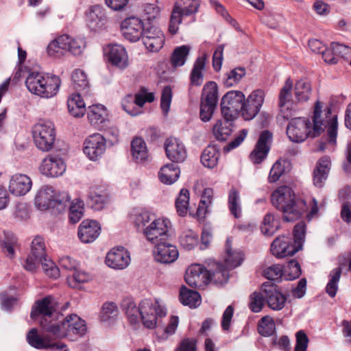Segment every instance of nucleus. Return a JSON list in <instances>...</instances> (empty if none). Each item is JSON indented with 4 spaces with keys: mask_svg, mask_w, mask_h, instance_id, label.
<instances>
[{
    "mask_svg": "<svg viewBox=\"0 0 351 351\" xmlns=\"http://www.w3.org/2000/svg\"><path fill=\"white\" fill-rule=\"evenodd\" d=\"M311 119L314 135L318 136L324 133V145H321L319 149L324 150L326 145L335 147L337 144L338 122L337 115L332 113L331 108L317 101L313 106Z\"/></svg>",
    "mask_w": 351,
    "mask_h": 351,
    "instance_id": "obj_1",
    "label": "nucleus"
},
{
    "mask_svg": "<svg viewBox=\"0 0 351 351\" xmlns=\"http://www.w3.org/2000/svg\"><path fill=\"white\" fill-rule=\"evenodd\" d=\"M272 204L283 213L286 221L297 220L308 210L306 202L296 198L294 191L287 186L278 187L271 195Z\"/></svg>",
    "mask_w": 351,
    "mask_h": 351,
    "instance_id": "obj_2",
    "label": "nucleus"
},
{
    "mask_svg": "<svg viewBox=\"0 0 351 351\" xmlns=\"http://www.w3.org/2000/svg\"><path fill=\"white\" fill-rule=\"evenodd\" d=\"M206 267L201 264H192L186 271L185 281L194 288H204L212 280L221 282L226 280L225 269L219 265V263L213 260L206 262Z\"/></svg>",
    "mask_w": 351,
    "mask_h": 351,
    "instance_id": "obj_3",
    "label": "nucleus"
},
{
    "mask_svg": "<svg viewBox=\"0 0 351 351\" xmlns=\"http://www.w3.org/2000/svg\"><path fill=\"white\" fill-rule=\"evenodd\" d=\"M306 225L304 222L296 224L293 229V241L286 236L277 237L271 245V252L277 258L293 256L301 250L305 237Z\"/></svg>",
    "mask_w": 351,
    "mask_h": 351,
    "instance_id": "obj_4",
    "label": "nucleus"
},
{
    "mask_svg": "<svg viewBox=\"0 0 351 351\" xmlns=\"http://www.w3.org/2000/svg\"><path fill=\"white\" fill-rule=\"evenodd\" d=\"M25 84L32 93L40 97L51 98L58 93L61 80L54 75L32 72L27 76Z\"/></svg>",
    "mask_w": 351,
    "mask_h": 351,
    "instance_id": "obj_5",
    "label": "nucleus"
},
{
    "mask_svg": "<svg viewBox=\"0 0 351 351\" xmlns=\"http://www.w3.org/2000/svg\"><path fill=\"white\" fill-rule=\"evenodd\" d=\"M41 326L49 332L52 333L58 338L82 336L86 332L85 321L76 314L66 316L61 324L47 326L43 322Z\"/></svg>",
    "mask_w": 351,
    "mask_h": 351,
    "instance_id": "obj_6",
    "label": "nucleus"
},
{
    "mask_svg": "<svg viewBox=\"0 0 351 351\" xmlns=\"http://www.w3.org/2000/svg\"><path fill=\"white\" fill-rule=\"evenodd\" d=\"M32 137L36 147L43 151L51 150L55 145L56 130L54 123L49 120H40L32 128Z\"/></svg>",
    "mask_w": 351,
    "mask_h": 351,
    "instance_id": "obj_7",
    "label": "nucleus"
},
{
    "mask_svg": "<svg viewBox=\"0 0 351 351\" xmlns=\"http://www.w3.org/2000/svg\"><path fill=\"white\" fill-rule=\"evenodd\" d=\"M199 6V0H177L173 8L169 32L174 35L178 32L179 25L182 21L183 16L194 14Z\"/></svg>",
    "mask_w": 351,
    "mask_h": 351,
    "instance_id": "obj_8",
    "label": "nucleus"
},
{
    "mask_svg": "<svg viewBox=\"0 0 351 351\" xmlns=\"http://www.w3.org/2000/svg\"><path fill=\"white\" fill-rule=\"evenodd\" d=\"M165 315V309L158 300L145 299L140 303V316L143 325L148 328H155L158 317Z\"/></svg>",
    "mask_w": 351,
    "mask_h": 351,
    "instance_id": "obj_9",
    "label": "nucleus"
},
{
    "mask_svg": "<svg viewBox=\"0 0 351 351\" xmlns=\"http://www.w3.org/2000/svg\"><path fill=\"white\" fill-rule=\"evenodd\" d=\"M245 100L244 94L239 90L228 92L221 101V112L224 119L232 121L240 112Z\"/></svg>",
    "mask_w": 351,
    "mask_h": 351,
    "instance_id": "obj_10",
    "label": "nucleus"
},
{
    "mask_svg": "<svg viewBox=\"0 0 351 351\" xmlns=\"http://www.w3.org/2000/svg\"><path fill=\"white\" fill-rule=\"evenodd\" d=\"M287 134L295 143L303 142L308 137H316L313 132L311 121L305 118L292 119L287 125Z\"/></svg>",
    "mask_w": 351,
    "mask_h": 351,
    "instance_id": "obj_11",
    "label": "nucleus"
},
{
    "mask_svg": "<svg viewBox=\"0 0 351 351\" xmlns=\"http://www.w3.org/2000/svg\"><path fill=\"white\" fill-rule=\"evenodd\" d=\"M170 227L171 222L169 219L158 218L144 230V234L150 243L155 245L168 239Z\"/></svg>",
    "mask_w": 351,
    "mask_h": 351,
    "instance_id": "obj_12",
    "label": "nucleus"
},
{
    "mask_svg": "<svg viewBox=\"0 0 351 351\" xmlns=\"http://www.w3.org/2000/svg\"><path fill=\"white\" fill-rule=\"evenodd\" d=\"M85 22L92 32H99L105 29L108 23L106 10L100 5L90 6L85 12Z\"/></svg>",
    "mask_w": 351,
    "mask_h": 351,
    "instance_id": "obj_13",
    "label": "nucleus"
},
{
    "mask_svg": "<svg viewBox=\"0 0 351 351\" xmlns=\"http://www.w3.org/2000/svg\"><path fill=\"white\" fill-rule=\"evenodd\" d=\"M120 29L124 38L131 42L138 40L145 31L143 20L136 16H131L123 20Z\"/></svg>",
    "mask_w": 351,
    "mask_h": 351,
    "instance_id": "obj_14",
    "label": "nucleus"
},
{
    "mask_svg": "<svg viewBox=\"0 0 351 351\" xmlns=\"http://www.w3.org/2000/svg\"><path fill=\"white\" fill-rule=\"evenodd\" d=\"M272 133L268 130H263L261 132L253 150L249 155V158L253 164H261L267 158L272 142Z\"/></svg>",
    "mask_w": 351,
    "mask_h": 351,
    "instance_id": "obj_15",
    "label": "nucleus"
},
{
    "mask_svg": "<svg viewBox=\"0 0 351 351\" xmlns=\"http://www.w3.org/2000/svg\"><path fill=\"white\" fill-rule=\"evenodd\" d=\"M106 141L100 134L89 136L84 143V153L92 160L99 159L105 152Z\"/></svg>",
    "mask_w": 351,
    "mask_h": 351,
    "instance_id": "obj_16",
    "label": "nucleus"
},
{
    "mask_svg": "<svg viewBox=\"0 0 351 351\" xmlns=\"http://www.w3.org/2000/svg\"><path fill=\"white\" fill-rule=\"evenodd\" d=\"M66 170L64 160L56 154H49L42 161L40 171L47 177H58Z\"/></svg>",
    "mask_w": 351,
    "mask_h": 351,
    "instance_id": "obj_17",
    "label": "nucleus"
},
{
    "mask_svg": "<svg viewBox=\"0 0 351 351\" xmlns=\"http://www.w3.org/2000/svg\"><path fill=\"white\" fill-rule=\"evenodd\" d=\"M153 254L156 261L162 263H171L178 258V250L169 239L155 244Z\"/></svg>",
    "mask_w": 351,
    "mask_h": 351,
    "instance_id": "obj_18",
    "label": "nucleus"
},
{
    "mask_svg": "<svg viewBox=\"0 0 351 351\" xmlns=\"http://www.w3.org/2000/svg\"><path fill=\"white\" fill-rule=\"evenodd\" d=\"M167 157L174 162H182L186 158V149L178 138L170 137L165 143Z\"/></svg>",
    "mask_w": 351,
    "mask_h": 351,
    "instance_id": "obj_19",
    "label": "nucleus"
},
{
    "mask_svg": "<svg viewBox=\"0 0 351 351\" xmlns=\"http://www.w3.org/2000/svg\"><path fill=\"white\" fill-rule=\"evenodd\" d=\"M101 226L95 220H84L78 227L77 235L80 240L84 243L94 241L99 235Z\"/></svg>",
    "mask_w": 351,
    "mask_h": 351,
    "instance_id": "obj_20",
    "label": "nucleus"
},
{
    "mask_svg": "<svg viewBox=\"0 0 351 351\" xmlns=\"http://www.w3.org/2000/svg\"><path fill=\"white\" fill-rule=\"evenodd\" d=\"M142 36L144 45L151 52L158 51L163 46L164 35L156 27H151L146 29Z\"/></svg>",
    "mask_w": 351,
    "mask_h": 351,
    "instance_id": "obj_21",
    "label": "nucleus"
},
{
    "mask_svg": "<svg viewBox=\"0 0 351 351\" xmlns=\"http://www.w3.org/2000/svg\"><path fill=\"white\" fill-rule=\"evenodd\" d=\"M263 292L265 293L266 303L271 309L279 311L285 306L286 297L273 285H263Z\"/></svg>",
    "mask_w": 351,
    "mask_h": 351,
    "instance_id": "obj_22",
    "label": "nucleus"
},
{
    "mask_svg": "<svg viewBox=\"0 0 351 351\" xmlns=\"http://www.w3.org/2000/svg\"><path fill=\"white\" fill-rule=\"evenodd\" d=\"M32 186V182L29 176L18 173L12 176L9 184V191L16 196H23L30 191Z\"/></svg>",
    "mask_w": 351,
    "mask_h": 351,
    "instance_id": "obj_23",
    "label": "nucleus"
},
{
    "mask_svg": "<svg viewBox=\"0 0 351 351\" xmlns=\"http://www.w3.org/2000/svg\"><path fill=\"white\" fill-rule=\"evenodd\" d=\"M224 265L219 263V265L225 269L226 278L228 277V271L234 269L241 265L244 260V255L241 251L234 250L232 247L230 241H227L226 243V252L224 256Z\"/></svg>",
    "mask_w": 351,
    "mask_h": 351,
    "instance_id": "obj_24",
    "label": "nucleus"
},
{
    "mask_svg": "<svg viewBox=\"0 0 351 351\" xmlns=\"http://www.w3.org/2000/svg\"><path fill=\"white\" fill-rule=\"evenodd\" d=\"M56 193L53 189L49 186H45L40 189L38 192L35 204L40 210H47L51 207H54L56 204Z\"/></svg>",
    "mask_w": 351,
    "mask_h": 351,
    "instance_id": "obj_25",
    "label": "nucleus"
},
{
    "mask_svg": "<svg viewBox=\"0 0 351 351\" xmlns=\"http://www.w3.org/2000/svg\"><path fill=\"white\" fill-rule=\"evenodd\" d=\"M28 343L36 349L56 348L62 349L65 345L62 343H51L45 338L42 337L36 328L31 329L27 334Z\"/></svg>",
    "mask_w": 351,
    "mask_h": 351,
    "instance_id": "obj_26",
    "label": "nucleus"
},
{
    "mask_svg": "<svg viewBox=\"0 0 351 351\" xmlns=\"http://www.w3.org/2000/svg\"><path fill=\"white\" fill-rule=\"evenodd\" d=\"M54 308L51 303V298L48 296L36 303L35 308L31 312V317L36 319L37 316L42 315L43 319L40 321V323L43 322L47 326H52L53 324L47 323V319L51 317Z\"/></svg>",
    "mask_w": 351,
    "mask_h": 351,
    "instance_id": "obj_27",
    "label": "nucleus"
},
{
    "mask_svg": "<svg viewBox=\"0 0 351 351\" xmlns=\"http://www.w3.org/2000/svg\"><path fill=\"white\" fill-rule=\"evenodd\" d=\"M69 36L61 35L52 40L48 45L47 53L53 58H60L63 56L69 47Z\"/></svg>",
    "mask_w": 351,
    "mask_h": 351,
    "instance_id": "obj_28",
    "label": "nucleus"
},
{
    "mask_svg": "<svg viewBox=\"0 0 351 351\" xmlns=\"http://www.w3.org/2000/svg\"><path fill=\"white\" fill-rule=\"evenodd\" d=\"M292 88L293 82L290 78H288L279 93V106L282 111L284 108L292 109L297 104L295 98L293 99L292 97Z\"/></svg>",
    "mask_w": 351,
    "mask_h": 351,
    "instance_id": "obj_29",
    "label": "nucleus"
},
{
    "mask_svg": "<svg viewBox=\"0 0 351 351\" xmlns=\"http://www.w3.org/2000/svg\"><path fill=\"white\" fill-rule=\"evenodd\" d=\"M207 61L206 55L198 57L194 62L190 74V86H199L203 82V71L205 69Z\"/></svg>",
    "mask_w": 351,
    "mask_h": 351,
    "instance_id": "obj_30",
    "label": "nucleus"
},
{
    "mask_svg": "<svg viewBox=\"0 0 351 351\" xmlns=\"http://www.w3.org/2000/svg\"><path fill=\"white\" fill-rule=\"evenodd\" d=\"M111 65L119 69H124L128 66V55L123 46L119 45L111 46Z\"/></svg>",
    "mask_w": 351,
    "mask_h": 351,
    "instance_id": "obj_31",
    "label": "nucleus"
},
{
    "mask_svg": "<svg viewBox=\"0 0 351 351\" xmlns=\"http://www.w3.org/2000/svg\"><path fill=\"white\" fill-rule=\"evenodd\" d=\"M330 160L327 156L322 157L317 162L316 168L313 171L314 184L321 187L326 180L330 170Z\"/></svg>",
    "mask_w": 351,
    "mask_h": 351,
    "instance_id": "obj_32",
    "label": "nucleus"
},
{
    "mask_svg": "<svg viewBox=\"0 0 351 351\" xmlns=\"http://www.w3.org/2000/svg\"><path fill=\"white\" fill-rule=\"evenodd\" d=\"M129 252L123 247H114L111 251V267L123 269L129 265Z\"/></svg>",
    "mask_w": 351,
    "mask_h": 351,
    "instance_id": "obj_33",
    "label": "nucleus"
},
{
    "mask_svg": "<svg viewBox=\"0 0 351 351\" xmlns=\"http://www.w3.org/2000/svg\"><path fill=\"white\" fill-rule=\"evenodd\" d=\"M312 86L306 79H301L295 83L294 97L297 104L307 101L311 97Z\"/></svg>",
    "mask_w": 351,
    "mask_h": 351,
    "instance_id": "obj_34",
    "label": "nucleus"
},
{
    "mask_svg": "<svg viewBox=\"0 0 351 351\" xmlns=\"http://www.w3.org/2000/svg\"><path fill=\"white\" fill-rule=\"evenodd\" d=\"M68 110L75 117H82L86 112V105L84 99L79 93L70 95L67 100Z\"/></svg>",
    "mask_w": 351,
    "mask_h": 351,
    "instance_id": "obj_35",
    "label": "nucleus"
},
{
    "mask_svg": "<svg viewBox=\"0 0 351 351\" xmlns=\"http://www.w3.org/2000/svg\"><path fill=\"white\" fill-rule=\"evenodd\" d=\"M180 174V168L174 164H167L162 166L158 173V178L165 184L175 182Z\"/></svg>",
    "mask_w": 351,
    "mask_h": 351,
    "instance_id": "obj_36",
    "label": "nucleus"
},
{
    "mask_svg": "<svg viewBox=\"0 0 351 351\" xmlns=\"http://www.w3.org/2000/svg\"><path fill=\"white\" fill-rule=\"evenodd\" d=\"M131 154L137 162L145 161L148 158L147 149L145 141L140 137H135L131 142Z\"/></svg>",
    "mask_w": 351,
    "mask_h": 351,
    "instance_id": "obj_37",
    "label": "nucleus"
},
{
    "mask_svg": "<svg viewBox=\"0 0 351 351\" xmlns=\"http://www.w3.org/2000/svg\"><path fill=\"white\" fill-rule=\"evenodd\" d=\"M229 121L221 119L217 120L213 125L212 133L214 137L219 141H226L232 133Z\"/></svg>",
    "mask_w": 351,
    "mask_h": 351,
    "instance_id": "obj_38",
    "label": "nucleus"
},
{
    "mask_svg": "<svg viewBox=\"0 0 351 351\" xmlns=\"http://www.w3.org/2000/svg\"><path fill=\"white\" fill-rule=\"evenodd\" d=\"M108 117L107 109L101 104L89 107L88 119L91 124L99 125L104 123Z\"/></svg>",
    "mask_w": 351,
    "mask_h": 351,
    "instance_id": "obj_39",
    "label": "nucleus"
},
{
    "mask_svg": "<svg viewBox=\"0 0 351 351\" xmlns=\"http://www.w3.org/2000/svg\"><path fill=\"white\" fill-rule=\"evenodd\" d=\"M219 155L220 153L215 146L209 145L203 151L201 162L204 166L213 168L217 165Z\"/></svg>",
    "mask_w": 351,
    "mask_h": 351,
    "instance_id": "obj_40",
    "label": "nucleus"
},
{
    "mask_svg": "<svg viewBox=\"0 0 351 351\" xmlns=\"http://www.w3.org/2000/svg\"><path fill=\"white\" fill-rule=\"evenodd\" d=\"M102 193V189L101 187H98L95 189V190L90 191L88 196L89 204L96 210H101L107 202L108 194L107 193Z\"/></svg>",
    "mask_w": 351,
    "mask_h": 351,
    "instance_id": "obj_41",
    "label": "nucleus"
},
{
    "mask_svg": "<svg viewBox=\"0 0 351 351\" xmlns=\"http://www.w3.org/2000/svg\"><path fill=\"white\" fill-rule=\"evenodd\" d=\"M218 101V88L214 82H207L203 88L201 102L217 105Z\"/></svg>",
    "mask_w": 351,
    "mask_h": 351,
    "instance_id": "obj_42",
    "label": "nucleus"
},
{
    "mask_svg": "<svg viewBox=\"0 0 351 351\" xmlns=\"http://www.w3.org/2000/svg\"><path fill=\"white\" fill-rule=\"evenodd\" d=\"M190 50L191 47L189 45H182L175 48L170 58L171 66L176 68L184 65Z\"/></svg>",
    "mask_w": 351,
    "mask_h": 351,
    "instance_id": "obj_43",
    "label": "nucleus"
},
{
    "mask_svg": "<svg viewBox=\"0 0 351 351\" xmlns=\"http://www.w3.org/2000/svg\"><path fill=\"white\" fill-rule=\"evenodd\" d=\"M180 300L184 305L197 307L200 304V295L195 291L182 287L180 291Z\"/></svg>",
    "mask_w": 351,
    "mask_h": 351,
    "instance_id": "obj_44",
    "label": "nucleus"
},
{
    "mask_svg": "<svg viewBox=\"0 0 351 351\" xmlns=\"http://www.w3.org/2000/svg\"><path fill=\"white\" fill-rule=\"evenodd\" d=\"M228 208L230 213L235 218H239L241 216V206L239 198V191L234 187H232L229 191Z\"/></svg>",
    "mask_w": 351,
    "mask_h": 351,
    "instance_id": "obj_45",
    "label": "nucleus"
},
{
    "mask_svg": "<svg viewBox=\"0 0 351 351\" xmlns=\"http://www.w3.org/2000/svg\"><path fill=\"white\" fill-rule=\"evenodd\" d=\"M73 86L75 89L88 93V81L86 74L81 69H75L71 75Z\"/></svg>",
    "mask_w": 351,
    "mask_h": 351,
    "instance_id": "obj_46",
    "label": "nucleus"
},
{
    "mask_svg": "<svg viewBox=\"0 0 351 351\" xmlns=\"http://www.w3.org/2000/svg\"><path fill=\"white\" fill-rule=\"evenodd\" d=\"M121 307L131 323H136L141 317L140 306L137 307L131 299L126 298L123 300Z\"/></svg>",
    "mask_w": 351,
    "mask_h": 351,
    "instance_id": "obj_47",
    "label": "nucleus"
},
{
    "mask_svg": "<svg viewBox=\"0 0 351 351\" xmlns=\"http://www.w3.org/2000/svg\"><path fill=\"white\" fill-rule=\"evenodd\" d=\"M190 193L188 189H181L178 197L176 200V208L178 215L185 216L188 213Z\"/></svg>",
    "mask_w": 351,
    "mask_h": 351,
    "instance_id": "obj_48",
    "label": "nucleus"
},
{
    "mask_svg": "<svg viewBox=\"0 0 351 351\" xmlns=\"http://www.w3.org/2000/svg\"><path fill=\"white\" fill-rule=\"evenodd\" d=\"M275 323L269 315L263 317L258 323V331L263 336H270L275 331Z\"/></svg>",
    "mask_w": 351,
    "mask_h": 351,
    "instance_id": "obj_49",
    "label": "nucleus"
},
{
    "mask_svg": "<svg viewBox=\"0 0 351 351\" xmlns=\"http://www.w3.org/2000/svg\"><path fill=\"white\" fill-rule=\"evenodd\" d=\"M265 302V296L262 287L260 292L255 291L250 295L249 307L252 312L258 313L263 309Z\"/></svg>",
    "mask_w": 351,
    "mask_h": 351,
    "instance_id": "obj_50",
    "label": "nucleus"
},
{
    "mask_svg": "<svg viewBox=\"0 0 351 351\" xmlns=\"http://www.w3.org/2000/svg\"><path fill=\"white\" fill-rule=\"evenodd\" d=\"M2 250L6 256L10 258H14L15 250L19 249L20 245L18 239L14 236H8L1 243Z\"/></svg>",
    "mask_w": 351,
    "mask_h": 351,
    "instance_id": "obj_51",
    "label": "nucleus"
},
{
    "mask_svg": "<svg viewBox=\"0 0 351 351\" xmlns=\"http://www.w3.org/2000/svg\"><path fill=\"white\" fill-rule=\"evenodd\" d=\"M180 243L181 246L187 250L193 249L198 243L197 235L191 230H188L180 236Z\"/></svg>",
    "mask_w": 351,
    "mask_h": 351,
    "instance_id": "obj_52",
    "label": "nucleus"
},
{
    "mask_svg": "<svg viewBox=\"0 0 351 351\" xmlns=\"http://www.w3.org/2000/svg\"><path fill=\"white\" fill-rule=\"evenodd\" d=\"M84 215V203L82 200H74L69 210V220L72 223L78 222Z\"/></svg>",
    "mask_w": 351,
    "mask_h": 351,
    "instance_id": "obj_53",
    "label": "nucleus"
},
{
    "mask_svg": "<svg viewBox=\"0 0 351 351\" xmlns=\"http://www.w3.org/2000/svg\"><path fill=\"white\" fill-rule=\"evenodd\" d=\"M34 256L43 258L47 255L46 245L44 239L40 236L34 237L32 242L31 252Z\"/></svg>",
    "mask_w": 351,
    "mask_h": 351,
    "instance_id": "obj_54",
    "label": "nucleus"
},
{
    "mask_svg": "<svg viewBox=\"0 0 351 351\" xmlns=\"http://www.w3.org/2000/svg\"><path fill=\"white\" fill-rule=\"evenodd\" d=\"M245 69L243 67H237L227 73V77L224 82L226 86L230 87L239 83L245 75Z\"/></svg>",
    "mask_w": 351,
    "mask_h": 351,
    "instance_id": "obj_55",
    "label": "nucleus"
},
{
    "mask_svg": "<svg viewBox=\"0 0 351 351\" xmlns=\"http://www.w3.org/2000/svg\"><path fill=\"white\" fill-rule=\"evenodd\" d=\"M45 274L49 278L56 279L60 276V269L56 264L47 258V255L40 261Z\"/></svg>",
    "mask_w": 351,
    "mask_h": 351,
    "instance_id": "obj_56",
    "label": "nucleus"
},
{
    "mask_svg": "<svg viewBox=\"0 0 351 351\" xmlns=\"http://www.w3.org/2000/svg\"><path fill=\"white\" fill-rule=\"evenodd\" d=\"M73 271V275L67 277V282L69 287L77 289L80 283L87 282L89 280V276L84 271L76 269Z\"/></svg>",
    "mask_w": 351,
    "mask_h": 351,
    "instance_id": "obj_57",
    "label": "nucleus"
},
{
    "mask_svg": "<svg viewBox=\"0 0 351 351\" xmlns=\"http://www.w3.org/2000/svg\"><path fill=\"white\" fill-rule=\"evenodd\" d=\"M286 280H294L301 275L300 265L295 260H291L288 263L287 268L283 271Z\"/></svg>",
    "mask_w": 351,
    "mask_h": 351,
    "instance_id": "obj_58",
    "label": "nucleus"
},
{
    "mask_svg": "<svg viewBox=\"0 0 351 351\" xmlns=\"http://www.w3.org/2000/svg\"><path fill=\"white\" fill-rule=\"evenodd\" d=\"M154 93L148 92L144 87H141L134 96V102L140 107H142L146 102L151 103L154 101Z\"/></svg>",
    "mask_w": 351,
    "mask_h": 351,
    "instance_id": "obj_59",
    "label": "nucleus"
},
{
    "mask_svg": "<svg viewBox=\"0 0 351 351\" xmlns=\"http://www.w3.org/2000/svg\"><path fill=\"white\" fill-rule=\"evenodd\" d=\"M278 228V222L272 214H267L263 221L261 231L268 235L272 234Z\"/></svg>",
    "mask_w": 351,
    "mask_h": 351,
    "instance_id": "obj_60",
    "label": "nucleus"
},
{
    "mask_svg": "<svg viewBox=\"0 0 351 351\" xmlns=\"http://www.w3.org/2000/svg\"><path fill=\"white\" fill-rule=\"evenodd\" d=\"M263 275L269 280H278L283 276L282 266L277 264L267 267L263 269Z\"/></svg>",
    "mask_w": 351,
    "mask_h": 351,
    "instance_id": "obj_61",
    "label": "nucleus"
},
{
    "mask_svg": "<svg viewBox=\"0 0 351 351\" xmlns=\"http://www.w3.org/2000/svg\"><path fill=\"white\" fill-rule=\"evenodd\" d=\"M259 111L260 110L257 107L254 106L252 104L249 103L248 100L245 99L243 101V106L240 112L245 120H251L258 113Z\"/></svg>",
    "mask_w": 351,
    "mask_h": 351,
    "instance_id": "obj_62",
    "label": "nucleus"
},
{
    "mask_svg": "<svg viewBox=\"0 0 351 351\" xmlns=\"http://www.w3.org/2000/svg\"><path fill=\"white\" fill-rule=\"evenodd\" d=\"M332 50L335 52L338 60L339 58H343L347 61L351 58V48L344 45L339 44L338 43H332Z\"/></svg>",
    "mask_w": 351,
    "mask_h": 351,
    "instance_id": "obj_63",
    "label": "nucleus"
},
{
    "mask_svg": "<svg viewBox=\"0 0 351 351\" xmlns=\"http://www.w3.org/2000/svg\"><path fill=\"white\" fill-rule=\"evenodd\" d=\"M285 172V167L280 160H277L272 166L268 176L270 183L277 182Z\"/></svg>",
    "mask_w": 351,
    "mask_h": 351,
    "instance_id": "obj_64",
    "label": "nucleus"
}]
</instances>
